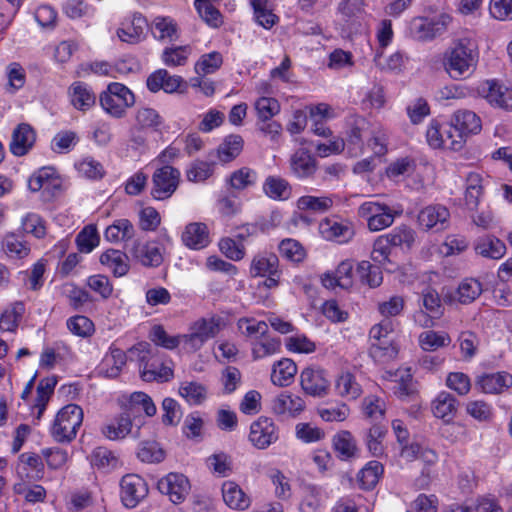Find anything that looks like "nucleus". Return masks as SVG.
Returning a JSON list of instances; mask_svg holds the SVG:
<instances>
[{
	"label": "nucleus",
	"mask_w": 512,
	"mask_h": 512,
	"mask_svg": "<svg viewBox=\"0 0 512 512\" xmlns=\"http://www.w3.org/2000/svg\"><path fill=\"white\" fill-rule=\"evenodd\" d=\"M263 193L275 201H285L292 196V186L279 175H269L262 184Z\"/></svg>",
	"instance_id": "c85d7f7f"
},
{
	"label": "nucleus",
	"mask_w": 512,
	"mask_h": 512,
	"mask_svg": "<svg viewBox=\"0 0 512 512\" xmlns=\"http://www.w3.org/2000/svg\"><path fill=\"white\" fill-rule=\"evenodd\" d=\"M66 326L75 336L87 338L95 332L94 323L84 315H76L67 319Z\"/></svg>",
	"instance_id": "e2e57ef3"
},
{
	"label": "nucleus",
	"mask_w": 512,
	"mask_h": 512,
	"mask_svg": "<svg viewBox=\"0 0 512 512\" xmlns=\"http://www.w3.org/2000/svg\"><path fill=\"white\" fill-rule=\"evenodd\" d=\"M300 384L305 393L322 397L327 395L330 382L323 369L307 367L300 374Z\"/></svg>",
	"instance_id": "dca6fc26"
},
{
	"label": "nucleus",
	"mask_w": 512,
	"mask_h": 512,
	"mask_svg": "<svg viewBox=\"0 0 512 512\" xmlns=\"http://www.w3.org/2000/svg\"><path fill=\"white\" fill-rule=\"evenodd\" d=\"M387 434V428L380 424H373L366 430L363 440L371 456L380 458L385 454L384 439Z\"/></svg>",
	"instance_id": "c9c22d12"
},
{
	"label": "nucleus",
	"mask_w": 512,
	"mask_h": 512,
	"mask_svg": "<svg viewBox=\"0 0 512 512\" xmlns=\"http://www.w3.org/2000/svg\"><path fill=\"white\" fill-rule=\"evenodd\" d=\"M451 123L466 136L478 134L482 129L480 117L471 110H458L452 118Z\"/></svg>",
	"instance_id": "4c0bfd02"
},
{
	"label": "nucleus",
	"mask_w": 512,
	"mask_h": 512,
	"mask_svg": "<svg viewBox=\"0 0 512 512\" xmlns=\"http://www.w3.org/2000/svg\"><path fill=\"white\" fill-rule=\"evenodd\" d=\"M150 30L155 39L175 41L178 39L177 23L171 17L157 16L153 19Z\"/></svg>",
	"instance_id": "79ce46f5"
},
{
	"label": "nucleus",
	"mask_w": 512,
	"mask_h": 512,
	"mask_svg": "<svg viewBox=\"0 0 512 512\" xmlns=\"http://www.w3.org/2000/svg\"><path fill=\"white\" fill-rule=\"evenodd\" d=\"M57 380L54 377H47L41 379L36 388V399L32 406V414L36 420H40L50 397L54 393Z\"/></svg>",
	"instance_id": "2f4dec72"
},
{
	"label": "nucleus",
	"mask_w": 512,
	"mask_h": 512,
	"mask_svg": "<svg viewBox=\"0 0 512 512\" xmlns=\"http://www.w3.org/2000/svg\"><path fill=\"white\" fill-rule=\"evenodd\" d=\"M126 353L117 347L111 346L97 367L99 376L114 379L117 378L126 365Z\"/></svg>",
	"instance_id": "a211bd4d"
},
{
	"label": "nucleus",
	"mask_w": 512,
	"mask_h": 512,
	"mask_svg": "<svg viewBox=\"0 0 512 512\" xmlns=\"http://www.w3.org/2000/svg\"><path fill=\"white\" fill-rule=\"evenodd\" d=\"M181 173L177 168L163 165L157 168L152 175L151 196L155 200L170 198L178 188Z\"/></svg>",
	"instance_id": "1a4fd4ad"
},
{
	"label": "nucleus",
	"mask_w": 512,
	"mask_h": 512,
	"mask_svg": "<svg viewBox=\"0 0 512 512\" xmlns=\"http://www.w3.org/2000/svg\"><path fill=\"white\" fill-rule=\"evenodd\" d=\"M478 59L477 45L470 39L462 38L445 52L443 66L452 79L460 80L474 72Z\"/></svg>",
	"instance_id": "f257e3e1"
},
{
	"label": "nucleus",
	"mask_w": 512,
	"mask_h": 512,
	"mask_svg": "<svg viewBox=\"0 0 512 512\" xmlns=\"http://www.w3.org/2000/svg\"><path fill=\"white\" fill-rule=\"evenodd\" d=\"M149 339L157 346L168 350L176 349L181 343H184L183 334L169 335L162 325H155L149 333Z\"/></svg>",
	"instance_id": "6e6d98bb"
},
{
	"label": "nucleus",
	"mask_w": 512,
	"mask_h": 512,
	"mask_svg": "<svg viewBox=\"0 0 512 512\" xmlns=\"http://www.w3.org/2000/svg\"><path fill=\"white\" fill-rule=\"evenodd\" d=\"M1 250L9 259L13 260L24 259L31 252L29 243L15 232H8L3 236Z\"/></svg>",
	"instance_id": "cd10ccee"
},
{
	"label": "nucleus",
	"mask_w": 512,
	"mask_h": 512,
	"mask_svg": "<svg viewBox=\"0 0 512 512\" xmlns=\"http://www.w3.org/2000/svg\"><path fill=\"white\" fill-rule=\"evenodd\" d=\"M164 118L154 108L140 106L135 114V128L138 132L162 133Z\"/></svg>",
	"instance_id": "412c9836"
},
{
	"label": "nucleus",
	"mask_w": 512,
	"mask_h": 512,
	"mask_svg": "<svg viewBox=\"0 0 512 512\" xmlns=\"http://www.w3.org/2000/svg\"><path fill=\"white\" fill-rule=\"evenodd\" d=\"M384 237L392 247L406 246L410 248L415 241V232L406 225H400L384 234Z\"/></svg>",
	"instance_id": "bf43d9fd"
},
{
	"label": "nucleus",
	"mask_w": 512,
	"mask_h": 512,
	"mask_svg": "<svg viewBox=\"0 0 512 512\" xmlns=\"http://www.w3.org/2000/svg\"><path fill=\"white\" fill-rule=\"evenodd\" d=\"M333 448L341 460H349L358 453L357 442L350 431L342 430L334 435Z\"/></svg>",
	"instance_id": "37998d69"
},
{
	"label": "nucleus",
	"mask_w": 512,
	"mask_h": 512,
	"mask_svg": "<svg viewBox=\"0 0 512 512\" xmlns=\"http://www.w3.org/2000/svg\"><path fill=\"white\" fill-rule=\"evenodd\" d=\"M320 490L313 485L304 486L302 489V499L299 505L300 512H317L321 507Z\"/></svg>",
	"instance_id": "69168bd1"
},
{
	"label": "nucleus",
	"mask_w": 512,
	"mask_h": 512,
	"mask_svg": "<svg viewBox=\"0 0 512 512\" xmlns=\"http://www.w3.org/2000/svg\"><path fill=\"white\" fill-rule=\"evenodd\" d=\"M239 331L246 337L258 339L268 332V324L252 317H242L237 321Z\"/></svg>",
	"instance_id": "680f3d73"
},
{
	"label": "nucleus",
	"mask_w": 512,
	"mask_h": 512,
	"mask_svg": "<svg viewBox=\"0 0 512 512\" xmlns=\"http://www.w3.org/2000/svg\"><path fill=\"white\" fill-rule=\"evenodd\" d=\"M305 409V401L287 391L275 396L271 401V411L282 420L295 418Z\"/></svg>",
	"instance_id": "2eb2a0df"
},
{
	"label": "nucleus",
	"mask_w": 512,
	"mask_h": 512,
	"mask_svg": "<svg viewBox=\"0 0 512 512\" xmlns=\"http://www.w3.org/2000/svg\"><path fill=\"white\" fill-rule=\"evenodd\" d=\"M476 386L485 394H501L512 387V375L506 371L484 373L477 377Z\"/></svg>",
	"instance_id": "6ab92c4d"
},
{
	"label": "nucleus",
	"mask_w": 512,
	"mask_h": 512,
	"mask_svg": "<svg viewBox=\"0 0 512 512\" xmlns=\"http://www.w3.org/2000/svg\"><path fill=\"white\" fill-rule=\"evenodd\" d=\"M476 254L493 260L501 259L506 254V245L494 235L479 237L474 245Z\"/></svg>",
	"instance_id": "7c9ffc66"
},
{
	"label": "nucleus",
	"mask_w": 512,
	"mask_h": 512,
	"mask_svg": "<svg viewBox=\"0 0 512 512\" xmlns=\"http://www.w3.org/2000/svg\"><path fill=\"white\" fill-rule=\"evenodd\" d=\"M258 173L255 169L243 166L234 170L226 179L227 185L236 191H243L256 185Z\"/></svg>",
	"instance_id": "58836bf2"
},
{
	"label": "nucleus",
	"mask_w": 512,
	"mask_h": 512,
	"mask_svg": "<svg viewBox=\"0 0 512 512\" xmlns=\"http://www.w3.org/2000/svg\"><path fill=\"white\" fill-rule=\"evenodd\" d=\"M100 263L115 277H122L129 271L128 256L120 250L108 249L100 256Z\"/></svg>",
	"instance_id": "f704fd0d"
},
{
	"label": "nucleus",
	"mask_w": 512,
	"mask_h": 512,
	"mask_svg": "<svg viewBox=\"0 0 512 512\" xmlns=\"http://www.w3.org/2000/svg\"><path fill=\"white\" fill-rule=\"evenodd\" d=\"M99 102L107 114L119 119L135 104V95L124 84L113 82L100 94Z\"/></svg>",
	"instance_id": "20e7f679"
},
{
	"label": "nucleus",
	"mask_w": 512,
	"mask_h": 512,
	"mask_svg": "<svg viewBox=\"0 0 512 512\" xmlns=\"http://www.w3.org/2000/svg\"><path fill=\"white\" fill-rule=\"evenodd\" d=\"M319 231L324 239L339 244L348 243L355 235L353 223L339 218H325L320 222Z\"/></svg>",
	"instance_id": "f8f14e48"
},
{
	"label": "nucleus",
	"mask_w": 512,
	"mask_h": 512,
	"mask_svg": "<svg viewBox=\"0 0 512 512\" xmlns=\"http://www.w3.org/2000/svg\"><path fill=\"white\" fill-rule=\"evenodd\" d=\"M267 0H251L254 17L259 25L270 29L278 21V17L267 7Z\"/></svg>",
	"instance_id": "0e129e2a"
},
{
	"label": "nucleus",
	"mask_w": 512,
	"mask_h": 512,
	"mask_svg": "<svg viewBox=\"0 0 512 512\" xmlns=\"http://www.w3.org/2000/svg\"><path fill=\"white\" fill-rule=\"evenodd\" d=\"M183 243L194 250L207 247L210 243L209 230L205 223H189L182 233Z\"/></svg>",
	"instance_id": "bb28decb"
},
{
	"label": "nucleus",
	"mask_w": 512,
	"mask_h": 512,
	"mask_svg": "<svg viewBox=\"0 0 512 512\" xmlns=\"http://www.w3.org/2000/svg\"><path fill=\"white\" fill-rule=\"evenodd\" d=\"M132 429V421L129 415H120L102 427L103 435L109 440L125 438Z\"/></svg>",
	"instance_id": "de8ad7c7"
},
{
	"label": "nucleus",
	"mask_w": 512,
	"mask_h": 512,
	"mask_svg": "<svg viewBox=\"0 0 512 512\" xmlns=\"http://www.w3.org/2000/svg\"><path fill=\"white\" fill-rule=\"evenodd\" d=\"M147 21L141 14L125 19L117 30L119 39L127 43H137L144 35Z\"/></svg>",
	"instance_id": "393cba45"
},
{
	"label": "nucleus",
	"mask_w": 512,
	"mask_h": 512,
	"mask_svg": "<svg viewBox=\"0 0 512 512\" xmlns=\"http://www.w3.org/2000/svg\"><path fill=\"white\" fill-rule=\"evenodd\" d=\"M28 188L33 193L42 191L43 199L51 201L61 194L62 179L54 167H41L29 177Z\"/></svg>",
	"instance_id": "0eeeda50"
},
{
	"label": "nucleus",
	"mask_w": 512,
	"mask_h": 512,
	"mask_svg": "<svg viewBox=\"0 0 512 512\" xmlns=\"http://www.w3.org/2000/svg\"><path fill=\"white\" fill-rule=\"evenodd\" d=\"M457 410V399L446 391L440 392L432 401L433 415L442 419L445 423H449L455 418Z\"/></svg>",
	"instance_id": "c756f323"
},
{
	"label": "nucleus",
	"mask_w": 512,
	"mask_h": 512,
	"mask_svg": "<svg viewBox=\"0 0 512 512\" xmlns=\"http://www.w3.org/2000/svg\"><path fill=\"white\" fill-rule=\"evenodd\" d=\"M179 395L191 406L202 405L208 398V388L205 384L194 381H182L178 389Z\"/></svg>",
	"instance_id": "473e14b6"
},
{
	"label": "nucleus",
	"mask_w": 512,
	"mask_h": 512,
	"mask_svg": "<svg viewBox=\"0 0 512 512\" xmlns=\"http://www.w3.org/2000/svg\"><path fill=\"white\" fill-rule=\"evenodd\" d=\"M90 462L93 467L109 472L119 466L118 457L105 447L95 448L90 455Z\"/></svg>",
	"instance_id": "3c124183"
},
{
	"label": "nucleus",
	"mask_w": 512,
	"mask_h": 512,
	"mask_svg": "<svg viewBox=\"0 0 512 512\" xmlns=\"http://www.w3.org/2000/svg\"><path fill=\"white\" fill-rule=\"evenodd\" d=\"M451 22L452 16L445 12L414 17L409 22L408 33L416 41L429 42L442 36Z\"/></svg>",
	"instance_id": "7ed1b4c3"
},
{
	"label": "nucleus",
	"mask_w": 512,
	"mask_h": 512,
	"mask_svg": "<svg viewBox=\"0 0 512 512\" xmlns=\"http://www.w3.org/2000/svg\"><path fill=\"white\" fill-rule=\"evenodd\" d=\"M356 273L362 283L367 284L370 288L379 287L383 282V274L379 266L369 261H361L357 265Z\"/></svg>",
	"instance_id": "864d4df0"
},
{
	"label": "nucleus",
	"mask_w": 512,
	"mask_h": 512,
	"mask_svg": "<svg viewBox=\"0 0 512 512\" xmlns=\"http://www.w3.org/2000/svg\"><path fill=\"white\" fill-rule=\"evenodd\" d=\"M336 199L337 197L335 195H304L297 199L296 206L301 211L325 213L332 208Z\"/></svg>",
	"instance_id": "ea45409f"
},
{
	"label": "nucleus",
	"mask_w": 512,
	"mask_h": 512,
	"mask_svg": "<svg viewBox=\"0 0 512 512\" xmlns=\"http://www.w3.org/2000/svg\"><path fill=\"white\" fill-rule=\"evenodd\" d=\"M134 235L135 228L132 222L125 218L115 220L104 232L105 239L113 243L129 241Z\"/></svg>",
	"instance_id": "c03bdc74"
},
{
	"label": "nucleus",
	"mask_w": 512,
	"mask_h": 512,
	"mask_svg": "<svg viewBox=\"0 0 512 512\" xmlns=\"http://www.w3.org/2000/svg\"><path fill=\"white\" fill-rule=\"evenodd\" d=\"M223 63L222 54L218 51H213L203 54L195 64V71L197 74L206 75L217 71Z\"/></svg>",
	"instance_id": "338daca9"
},
{
	"label": "nucleus",
	"mask_w": 512,
	"mask_h": 512,
	"mask_svg": "<svg viewBox=\"0 0 512 512\" xmlns=\"http://www.w3.org/2000/svg\"><path fill=\"white\" fill-rule=\"evenodd\" d=\"M20 228L25 234H31L37 239H42L47 234L46 221L35 212H29L22 217Z\"/></svg>",
	"instance_id": "5fc2aeb1"
},
{
	"label": "nucleus",
	"mask_w": 512,
	"mask_h": 512,
	"mask_svg": "<svg viewBox=\"0 0 512 512\" xmlns=\"http://www.w3.org/2000/svg\"><path fill=\"white\" fill-rule=\"evenodd\" d=\"M191 52L192 49L189 45L168 47L163 50L161 59L168 67L183 66Z\"/></svg>",
	"instance_id": "13d9d810"
},
{
	"label": "nucleus",
	"mask_w": 512,
	"mask_h": 512,
	"mask_svg": "<svg viewBox=\"0 0 512 512\" xmlns=\"http://www.w3.org/2000/svg\"><path fill=\"white\" fill-rule=\"evenodd\" d=\"M35 140L33 128L29 124L21 123L13 131L10 151L15 156H24L33 147Z\"/></svg>",
	"instance_id": "5701e85b"
},
{
	"label": "nucleus",
	"mask_w": 512,
	"mask_h": 512,
	"mask_svg": "<svg viewBox=\"0 0 512 512\" xmlns=\"http://www.w3.org/2000/svg\"><path fill=\"white\" fill-rule=\"evenodd\" d=\"M384 473L383 465L376 460L369 461L358 473V483L364 490L373 489Z\"/></svg>",
	"instance_id": "49530a36"
},
{
	"label": "nucleus",
	"mask_w": 512,
	"mask_h": 512,
	"mask_svg": "<svg viewBox=\"0 0 512 512\" xmlns=\"http://www.w3.org/2000/svg\"><path fill=\"white\" fill-rule=\"evenodd\" d=\"M138 458L146 463H159L164 460L165 452L155 441H146L140 444L137 452Z\"/></svg>",
	"instance_id": "774afa93"
},
{
	"label": "nucleus",
	"mask_w": 512,
	"mask_h": 512,
	"mask_svg": "<svg viewBox=\"0 0 512 512\" xmlns=\"http://www.w3.org/2000/svg\"><path fill=\"white\" fill-rule=\"evenodd\" d=\"M335 392L340 397L355 400L361 395L362 389L355 375L345 371L340 373L335 380Z\"/></svg>",
	"instance_id": "a19ab883"
},
{
	"label": "nucleus",
	"mask_w": 512,
	"mask_h": 512,
	"mask_svg": "<svg viewBox=\"0 0 512 512\" xmlns=\"http://www.w3.org/2000/svg\"><path fill=\"white\" fill-rule=\"evenodd\" d=\"M281 341L277 337L261 336L252 344V356L254 360L263 359L279 353Z\"/></svg>",
	"instance_id": "603ef678"
},
{
	"label": "nucleus",
	"mask_w": 512,
	"mask_h": 512,
	"mask_svg": "<svg viewBox=\"0 0 512 512\" xmlns=\"http://www.w3.org/2000/svg\"><path fill=\"white\" fill-rule=\"evenodd\" d=\"M25 313V306L17 301L4 309L0 316V330L3 332H15Z\"/></svg>",
	"instance_id": "a18cd8bd"
},
{
	"label": "nucleus",
	"mask_w": 512,
	"mask_h": 512,
	"mask_svg": "<svg viewBox=\"0 0 512 512\" xmlns=\"http://www.w3.org/2000/svg\"><path fill=\"white\" fill-rule=\"evenodd\" d=\"M225 321L219 315L200 318L190 326V332L183 334L184 344L191 350H199L209 339L217 336L224 328Z\"/></svg>",
	"instance_id": "39448f33"
},
{
	"label": "nucleus",
	"mask_w": 512,
	"mask_h": 512,
	"mask_svg": "<svg viewBox=\"0 0 512 512\" xmlns=\"http://www.w3.org/2000/svg\"><path fill=\"white\" fill-rule=\"evenodd\" d=\"M279 438V430L274 421L260 417L250 427L249 440L258 449H265Z\"/></svg>",
	"instance_id": "4468645a"
},
{
	"label": "nucleus",
	"mask_w": 512,
	"mask_h": 512,
	"mask_svg": "<svg viewBox=\"0 0 512 512\" xmlns=\"http://www.w3.org/2000/svg\"><path fill=\"white\" fill-rule=\"evenodd\" d=\"M158 490L167 495L174 504L182 503L188 496L191 485L188 478L180 473H169L157 484Z\"/></svg>",
	"instance_id": "ddd939ff"
},
{
	"label": "nucleus",
	"mask_w": 512,
	"mask_h": 512,
	"mask_svg": "<svg viewBox=\"0 0 512 512\" xmlns=\"http://www.w3.org/2000/svg\"><path fill=\"white\" fill-rule=\"evenodd\" d=\"M68 95L72 106L79 111H87L95 105L96 97L91 87L81 81L73 82Z\"/></svg>",
	"instance_id": "a878e982"
},
{
	"label": "nucleus",
	"mask_w": 512,
	"mask_h": 512,
	"mask_svg": "<svg viewBox=\"0 0 512 512\" xmlns=\"http://www.w3.org/2000/svg\"><path fill=\"white\" fill-rule=\"evenodd\" d=\"M449 210L440 204L428 205L418 214V224L424 230H444L448 227Z\"/></svg>",
	"instance_id": "f3484780"
},
{
	"label": "nucleus",
	"mask_w": 512,
	"mask_h": 512,
	"mask_svg": "<svg viewBox=\"0 0 512 512\" xmlns=\"http://www.w3.org/2000/svg\"><path fill=\"white\" fill-rule=\"evenodd\" d=\"M278 251L282 258L293 263L302 262L306 256L305 249L295 239H283L278 245Z\"/></svg>",
	"instance_id": "052dcab7"
},
{
	"label": "nucleus",
	"mask_w": 512,
	"mask_h": 512,
	"mask_svg": "<svg viewBox=\"0 0 512 512\" xmlns=\"http://www.w3.org/2000/svg\"><path fill=\"white\" fill-rule=\"evenodd\" d=\"M290 169L299 179L309 178L317 170V161L308 150L298 149L290 158Z\"/></svg>",
	"instance_id": "b1692460"
},
{
	"label": "nucleus",
	"mask_w": 512,
	"mask_h": 512,
	"mask_svg": "<svg viewBox=\"0 0 512 512\" xmlns=\"http://www.w3.org/2000/svg\"><path fill=\"white\" fill-rule=\"evenodd\" d=\"M297 373V366L293 360L282 358L275 362L272 367L271 381L279 387L289 386Z\"/></svg>",
	"instance_id": "e433bc0d"
},
{
	"label": "nucleus",
	"mask_w": 512,
	"mask_h": 512,
	"mask_svg": "<svg viewBox=\"0 0 512 512\" xmlns=\"http://www.w3.org/2000/svg\"><path fill=\"white\" fill-rule=\"evenodd\" d=\"M398 348L393 341L371 343L369 355L375 362L386 364L397 357Z\"/></svg>",
	"instance_id": "4d7b16f0"
},
{
	"label": "nucleus",
	"mask_w": 512,
	"mask_h": 512,
	"mask_svg": "<svg viewBox=\"0 0 512 512\" xmlns=\"http://www.w3.org/2000/svg\"><path fill=\"white\" fill-rule=\"evenodd\" d=\"M128 253L133 261L148 268H157L164 260L162 247L157 241L153 240H135L128 247Z\"/></svg>",
	"instance_id": "9d476101"
},
{
	"label": "nucleus",
	"mask_w": 512,
	"mask_h": 512,
	"mask_svg": "<svg viewBox=\"0 0 512 512\" xmlns=\"http://www.w3.org/2000/svg\"><path fill=\"white\" fill-rule=\"evenodd\" d=\"M400 454L407 461L421 459L427 464H434L438 458L434 450L424 447L421 443L416 441L404 445L400 450Z\"/></svg>",
	"instance_id": "09e8293b"
},
{
	"label": "nucleus",
	"mask_w": 512,
	"mask_h": 512,
	"mask_svg": "<svg viewBox=\"0 0 512 512\" xmlns=\"http://www.w3.org/2000/svg\"><path fill=\"white\" fill-rule=\"evenodd\" d=\"M281 271L278 256L269 251L256 253L250 262L249 275L252 278L265 277Z\"/></svg>",
	"instance_id": "aec40b11"
},
{
	"label": "nucleus",
	"mask_w": 512,
	"mask_h": 512,
	"mask_svg": "<svg viewBox=\"0 0 512 512\" xmlns=\"http://www.w3.org/2000/svg\"><path fill=\"white\" fill-rule=\"evenodd\" d=\"M141 378L146 382H168L173 378L171 360H148L141 369Z\"/></svg>",
	"instance_id": "4be33fe9"
},
{
	"label": "nucleus",
	"mask_w": 512,
	"mask_h": 512,
	"mask_svg": "<svg viewBox=\"0 0 512 512\" xmlns=\"http://www.w3.org/2000/svg\"><path fill=\"white\" fill-rule=\"evenodd\" d=\"M358 215L366 220L367 227L371 232H378L390 227L400 212L385 203L366 201L359 206Z\"/></svg>",
	"instance_id": "423d86ee"
},
{
	"label": "nucleus",
	"mask_w": 512,
	"mask_h": 512,
	"mask_svg": "<svg viewBox=\"0 0 512 512\" xmlns=\"http://www.w3.org/2000/svg\"><path fill=\"white\" fill-rule=\"evenodd\" d=\"M477 94L495 109L512 111V88L497 79L480 82L477 86Z\"/></svg>",
	"instance_id": "6e6552de"
},
{
	"label": "nucleus",
	"mask_w": 512,
	"mask_h": 512,
	"mask_svg": "<svg viewBox=\"0 0 512 512\" xmlns=\"http://www.w3.org/2000/svg\"><path fill=\"white\" fill-rule=\"evenodd\" d=\"M148 494L146 481L137 474H127L120 481V497L127 508H134Z\"/></svg>",
	"instance_id": "9b49d317"
},
{
	"label": "nucleus",
	"mask_w": 512,
	"mask_h": 512,
	"mask_svg": "<svg viewBox=\"0 0 512 512\" xmlns=\"http://www.w3.org/2000/svg\"><path fill=\"white\" fill-rule=\"evenodd\" d=\"M222 497L225 504L231 509L245 510L250 506V498L238 484L232 481L223 483Z\"/></svg>",
	"instance_id": "72a5a7b5"
},
{
	"label": "nucleus",
	"mask_w": 512,
	"mask_h": 512,
	"mask_svg": "<svg viewBox=\"0 0 512 512\" xmlns=\"http://www.w3.org/2000/svg\"><path fill=\"white\" fill-rule=\"evenodd\" d=\"M83 410L77 404L62 407L50 427V434L56 442L70 443L76 438L83 422Z\"/></svg>",
	"instance_id": "f03ea898"
},
{
	"label": "nucleus",
	"mask_w": 512,
	"mask_h": 512,
	"mask_svg": "<svg viewBox=\"0 0 512 512\" xmlns=\"http://www.w3.org/2000/svg\"><path fill=\"white\" fill-rule=\"evenodd\" d=\"M418 342L424 351H435L447 347L451 343V337L447 332L428 330L419 335Z\"/></svg>",
	"instance_id": "8fccbe9b"
}]
</instances>
